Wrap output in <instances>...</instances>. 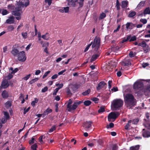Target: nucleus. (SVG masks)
<instances>
[{
	"mask_svg": "<svg viewBox=\"0 0 150 150\" xmlns=\"http://www.w3.org/2000/svg\"><path fill=\"white\" fill-rule=\"evenodd\" d=\"M125 103L127 107L134 106L136 104L134 96L130 93H127L124 96Z\"/></svg>",
	"mask_w": 150,
	"mask_h": 150,
	"instance_id": "f257e3e1",
	"label": "nucleus"
},
{
	"mask_svg": "<svg viewBox=\"0 0 150 150\" xmlns=\"http://www.w3.org/2000/svg\"><path fill=\"white\" fill-rule=\"evenodd\" d=\"M92 44V47L93 48L95 47L94 51H97L100 47V39L99 37H95L93 40V42H92L88 45L86 47L84 50V52H86L88 50L89 48Z\"/></svg>",
	"mask_w": 150,
	"mask_h": 150,
	"instance_id": "f03ea898",
	"label": "nucleus"
},
{
	"mask_svg": "<svg viewBox=\"0 0 150 150\" xmlns=\"http://www.w3.org/2000/svg\"><path fill=\"white\" fill-rule=\"evenodd\" d=\"M83 103L82 101L76 100L74 102L72 105V101L70 99L67 105V110L68 112H71L72 110H74L78 107V106Z\"/></svg>",
	"mask_w": 150,
	"mask_h": 150,
	"instance_id": "7ed1b4c3",
	"label": "nucleus"
},
{
	"mask_svg": "<svg viewBox=\"0 0 150 150\" xmlns=\"http://www.w3.org/2000/svg\"><path fill=\"white\" fill-rule=\"evenodd\" d=\"M123 104V101L122 100L117 99L113 100L111 105L114 110H119L122 106Z\"/></svg>",
	"mask_w": 150,
	"mask_h": 150,
	"instance_id": "20e7f679",
	"label": "nucleus"
},
{
	"mask_svg": "<svg viewBox=\"0 0 150 150\" xmlns=\"http://www.w3.org/2000/svg\"><path fill=\"white\" fill-rule=\"evenodd\" d=\"M120 113L119 112H112L110 113L108 116V119L109 122H111L112 121V119H114V120L112 121L114 122L115 119L119 115Z\"/></svg>",
	"mask_w": 150,
	"mask_h": 150,
	"instance_id": "39448f33",
	"label": "nucleus"
},
{
	"mask_svg": "<svg viewBox=\"0 0 150 150\" xmlns=\"http://www.w3.org/2000/svg\"><path fill=\"white\" fill-rule=\"evenodd\" d=\"M93 122L91 120L88 121H86L83 123L82 126L86 131H88L90 129L91 127Z\"/></svg>",
	"mask_w": 150,
	"mask_h": 150,
	"instance_id": "423d86ee",
	"label": "nucleus"
},
{
	"mask_svg": "<svg viewBox=\"0 0 150 150\" xmlns=\"http://www.w3.org/2000/svg\"><path fill=\"white\" fill-rule=\"evenodd\" d=\"M143 86V82L141 81H137L134 84L133 89L136 91L140 90Z\"/></svg>",
	"mask_w": 150,
	"mask_h": 150,
	"instance_id": "0eeeda50",
	"label": "nucleus"
},
{
	"mask_svg": "<svg viewBox=\"0 0 150 150\" xmlns=\"http://www.w3.org/2000/svg\"><path fill=\"white\" fill-rule=\"evenodd\" d=\"M26 57L25 55V53L24 51L20 52L18 55V59L19 61L21 62H24L26 60Z\"/></svg>",
	"mask_w": 150,
	"mask_h": 150,
	"instance_id": "6e6552de",
	"label": "nucleus"
},
{
	"mask_svg": "<svg viewBox=\"0 0 150 150\" xmlns=\"http://www.w3.org/2000/svg\"><path fill=\"white\" fill-rule=\"evenodd\" d=\"M9 85L10 84L8 80L6 79H3L0 86V89H6L8 88Z\"/></svg>",
	"mask_w": 150,
	"mask_h": 150,
	"instance_id": "1a4fd4ad",
	"label": "nucleus"
},
{
	"mask_svg": "<svg viewBox=\"0 0 150 150\" xmlns=\"http://www.w3.org/2000/svg\"><path fill=\"white\" fill-rule=\"evenodd\" d=\"M95 54L93 55L91 59L90 62H92L93 61H95L100 56V51H95Z\"/></svg>",
	"mask_w": 150,
	"mask_h": 150,
	"instance_id": "9d476101",
	"label": "nucleus"
},
{
	"mask_svg": "<svg viewBox=\"0 0 150 150\" xmlns=\"http://www.w3.org/2000/svg\"><path fill=\"white\" fill-rule=\"evenodd\" d=\"M22 13L21 9V7H16L14 11H13L12 14L15 16L20 15Z\"/></svg>",
	"mask_w": 150,
	"mask_h": 150,
	"instance_id": "9b49d317",
	"label": "nucleus"
},
{
	"mask_svg": "<svg viewBox=\"0 0 150 150\" xmlns=\"http://www.w3.org/2000/svg\"><path fill=\"white\" fill-rule=\"evenodd\" d=\"M121 65L123 66H128L130 65L131 63L128 57L125 58L121 63Z\"/></svg>",
	"mask_w": 150,
	"mask_h": 150,
	"instance_id": "f8f14e48",
	"label": "nucleus"
},
{
	"mask_svg": "<svg viewBox=\"0 0 150 150\" xmlns=\"http://www.w3.org/2000/svg\"><path fill=\"white\" fill-rule=\"evenodd\" d=\"M142 135L144 138H148L150 137V132L145 129H143L142 131Z\"/></svg>",
	"mask_w": 150,
	"mask_h": 150,
	"instance_id": "ddd939ff",
	"label": "nucleus"
},
{
	"mask_svg": "<svg viewBox=\"0 0 150 150\" xmlns=\"http://www.w3.org/2000/svg\"><path fill=\"white\" fill-rule=\"evenodd\" d=\"M11 52L14 56H16L19 53L18 49L16 47H15L14 46H13Z\"/></svg>",
	"mask_w": 150,
	"mask_h": 150,
	"instance_id": "4468645a",
	"label": "nucleus"
},
{
	"mask_svg": "<svg viewBox=\"0 0 150 150\" xmlns=\"http://www.w3.org/2000/svg\"><path fill=\"white\" fill-rule=\"evenodd\" d=\"M24 0H19V5H20V6L23 7L24 6H25V7H26L29 5L30 2L29 1H28L24 4Z\"/></svg>",
	"mask_w": 150,
	"mask_h": 150,
	"instance_id": "2eb2a0df",
	"label": "nucleus"
},
{
	"mask_svg": "<svg viewBox=\"0 0 150 150\" xmlns=\"http://www.w3.org/2000/svg\"><path fill=\"white\" fill-rule=\"evenodd\" d=\"M106 84L105 83V82L103 81H102L100 82L98 85V86L97 87V90H99L100 89L103 88L105 85Z\"/></svg>",
	"mask_w": 150,
	"mask_h": 150,
	"instance_id": "dca6fc26",
	"label": "nucleus"
},
{
	"mask_svg": "<svg viewBox=\"0 0 150 150\" xmlns=\"http://www.w3.org/2000/svg\"><path fill=\"white\" fill-rule=\"evenodd\" d=\"M69 8L68 6L62 7L59 10V11L62 13H68L69 12Z\"/></svg>",
	"mask_w": 150,
	"mask_h": 150,
	"instance_id": "f3484780",
	"label": "nucleus"
},
{
	"mask_svg": "<svg viewBox=\"0 0 150 150\" xmlns=\"http://www.w3.org/2000/svg\"><path fill=\"white\" fill-rule=\"evenodd\" d=\"M14 18L13 16L9 17L6 21V23L8 24H12L14 22Z\"/></svg>",
	"mask_w": 150,
	"mask_h": 150,
	"instance_id": "a211bd4d",
	"label": "nucleus"
},
{
	"mask_svg": "<svg viewBox=\"0 0 150 150\" xmlns=\"http://www.w3.org/2000/svg\"><path fill=\"white\" fill-rule=\"evenodd\" d=\"M1 96L3 98H6L9 96L8 92L6 90L3 91L1 93Z\"/></svg>",
	"mask_w": 150,
	"mask_h": 150,
	"instance_id": "6ab92c4d",
	"label": "nucleus"
},
{
	"mask_svg": "<svg viewBox=\"0 0 150 150\" xmlns=\"http://www.w3.org/2000/svg\"><path fill=\"white\" fill-rule=\"evenodd\" d=\"M128 4V2L127 0L122 1V7L123 8H126Z\"/></svg>",
	"mask_w": 150,
	"mask_h": 150,
	"instance_id": "aec40b11",
	"label": "nucleus"
},
{
	"mask_svg": "<svg viewBox=\"0 0 150 150\" xmlns=\"http://www.w3.org/2000/svg\"><path fill=\"white\" fill-rule=\"evenodd\" d=\"M145 3V1H141L137 6V8H141L142 7L144 6Z\"/></svg>",
	"mask_w": 150,
	"mask_h": 150,
	"instance_id": "412c9836",
	"label": "nucleus"
},
{
	"mask_svg": "<svg viewBox=\"0 0 150 150\" xmlns=\"http://www.w3.org/2000/svg\"><path fill=\"white\" fill-rule=\"evenodd\" d=\"M40 43L42 45L43 47H47L49 45L48 42L46 41L43 42L42 41H40Z\"/></svg>",
	"mask_w": 150,
	"mask_h": 150,
	"instance_id": "4be33fe9",
	"label": "nucleus"
},
{
	"mask_svg": "<svg viewBox=\"0 0 150 150\" xmlns=\"http://www.w3.org/2000/svg\"><path fill=\"white\" fill-rule=\"evenodd\" d=\"M42 38L45 40H48L50 38L49 33H46L45 35H42Z\"/></svg>",
	"mask_w": 150,
	"mask_h": 150,
	"instance_id": "5701e85b",
	"label": "nucleus"
},
{
	"mask_svg": "<svg viewBox=\"0 0 150 150\" xmlns=\"http://www.w3.org/2000/svg\"><path fill=\"white\" fill-rule=\"evenodd\" d=\"M39 100L37 98H35L34 100L31 103V105L34 107L35 106V103H37Z\"/></svg>",
	"mask_w": 150,
	"mask_h": 150,
	"instance_id": "b1692460",
	"label": "nucleus"
},
{
	"mask_svg": "<svg viewBox=\"0 0 150 150\" xmlns=\"http://www.w3.org/2000/svg\"><path fill=\"white\" fill-rule=\"evenodd\" d=\"M132 122V121L131 120H130L128 121V122L126 124V125L125 127V129H128L129 127L130 126L131 123Z\"/></svg>",
	"mask_w": 150,
	"mask_h": 150,
	"instance_id": "393cba45",
	"label": "nucleus"
},
{
	"mask_svg": "<svg viewBox=\"0 0 150 150\" xmlns=\"http://www.w3.org/2000/svg\"><path fill=\"white\" fill-rule=\"evenodd\" d=\"M144 15L150 14V8L149 7L146 8L144 11Z\"/></svg>",
	"mask_w": 150,
	"mask_h": 150,
	"instance_id": "a878e982",
	"label": "nucleus"
},
{
	"mask_svg": "<svg viewBox=\"0 0 150 150\" xmlns=\"http://www.w3.org/2000/svg\"><path fill=\"white\" fill-rule=\"evenodd\" d=\"M139 145H136L135 146H132L130 147L129 150H139Z\"/></svg>",
	"mask_w": 150,
	"mask_h": 150,
	"instance_id": "bb28decb",
	"label": "nucleus"
},
{
	"mask_svg": "<svg viewBox=\"0 0 150 150\" xmlns=\"http://www.w3.org/2000/svg\"><path fill=\"white\" fill-rule=\"evenodd\" d=\"M4 117L6 118V120H8L10 118V116L8 113L6 111L4 112Z\"/></svg>",
	"mask_w": 150,
	"mask_h": 150,
	"instance_id": "cd10ccee",
	"label": "nucleus"
},
{
	"mask_svg": "<svg viewBox=\"0 0 150 150\" xmlns=\"http://www.w3.org/2000/svg\"><path fill=\"white\" fill-rule=\"evenodd\" d=\"M105 111V108L104 106H101L98 110V113H101Z\"/></svg>",
	"mask_w": 150,
	"mask_h": 150,
	"instance_id": "c85d7f7f",
	"label": "nucleus"
},
{
	"mask_svg": "<svg viewBox=\"0 0 150 150\" xmlns=\"http://www.w3.org/2000/svg\"><path fill=\"white\" fill-rule=\"evenodd\" d=\"M115 7L117 9L118 11H119L120 10V4L119 3L118 0H116V5Z\"/></svg>",
	"mask_w": 150,
	"mask_h": 150,
	"instance_id": "c756f323",
	"label": "nucleus"
},
{
	"mask_svg": "<svg viewBox=\"0 0 150 150\" xmlns=\"http://www.w3.org/2000/svg\"><path fill=\"white\" fill-rule=\"evenodd\" d=\"M146 44L144 41H143L142 42L138 44V46H141L142 47H146Z\"/></svg>",
	"mask_w": 150,
	"mask_h": 150,
	"instance_id": "7c9ffc66",
	"label": "nucleus"
},
{
	"mask_svg": "<svg viewBox=\"0 0 150 150\" xmlns=\"http://www.w3.org/2000/svg\"><path fill=\"white\" fill-rule=\"evenodd\" d=\"M57 126L56 125H53L52 127L49 130V132L51 133L56 130Z\"/></svg>",
	"mask_w": 150,
	"mask_h": 150,
	"instance_id": "2f4dec72",
	"label": "nucleus"
},
{
	"mask_svg": "<svg viewBox=\"0 0 150 150\" xmlns=\"http://www.w3.org/2000/svg\"><path fill=\"white\" fill-rule=\"evenodd\" d=\"M130 38V35L127 36L126 38H124L121 41L122 43H123L125 42H127L129 40Z\"/></svg>",
	"mask_w": 150,
	"mask_h": 150,
	"instance_id": "473e14b6",
	"label": "nucleus"
},
{
	"mask_svg": "<svg viewBox=\"0 0 150 150\" xmlns=\"http://www.w3.org/2000/svg\"><path fill=\"white\" fill-rule=\"evenodd\" d=\"M5 105L6 108H9L11 106V103L10 101H8L5 103Z\"/></svg>",
	"mask_w": 150,
	"mask_h": 150,
	"instance_id": "72a5a7b5",
	"label": "nucleus"
},
{
	"mask_svg": "<svg viewBox=\"0 0 150 150\" xmlns=\"http://www.w3.org/2000/svg\"><path fill=\"white\" fill-rule=\"evenodd\" d=\"M38 78H36L34 79H33L32 80H31L29 82V83L30 84H32L33 83L37 81L38 80Z\"/></svg>",
	"mask_w": 150,
	"mask_h": 150,
	"instance_id": "f704fd0d",
	"label": "nucleus"
},
{
	"mask_svg": "<svg viewBox=\"0 0 150 150\" xmlns=\"http://www.w3.org/2000/svg\"><path fill=\"white\" fill-rule=\"evenodd\" d=\"M114 127V124L112 123H110L109 125H107L106 127L107 129H110Z\"/></svg>",
	"mask_w": 150,
	"mask_h": 150,
	"instance_id": "c9c22d12",
	"label": "nucleus"
},
{
	"mask_svg": "<svg viewBox=\"0 0 150 150\" xmlns=\"http://www.w3.org/2000/svg\"><path fill=\"white\" fill-rule=\"evenodd\" d=\"M83 103L86 106H88L91 104V102L90 100H87L84 101Z\"/></svg>",
	"mask_w": 150,
	"mask_h": 150,
	"instance_id": "e433bc0d",
	"label": "nucleus"
},
{
	"mask_svg": "<svg viewBox=\"0 0 150 150\" xmlns=\"http://www.w3.org/2000/svg\"><path fill=\"white\" fill-rule=\"evenodd\" d=\"M96 141L100 145H101L103 143V141L100 139H99L98 140L96 139H93V142H94V141Z\"/></svg>",
	"mask_w": 150,
	"mask_h": 150,
	"instance_id": "4c0bfd02",
	"label": "nucleus"
},
{
	"mask_svg": "<svg viewBox=\"0 0 150 150\" xmlns=\"http://www.w3.org/2000/svg\"><path fill=\"white\" fill-rule=\"evenodd\" d=\"M52 112V110L50 109V108H48L46 110H45L44 112L47 115L49 113H51Z\"/></svg>",
	"mask_w": 150,
	"mask_h": 150,
	"instance_id": "58836bf2",
	"label": "nucleus"
},
{
	"mask_svg": "<svg viewBox=\"0 0 150 150\" xmlns=\"http://www.w3.org/2000/svg\"><path fill=\"white\" fill-rule=\"evenodd\" d=\"M90 92V89H88L85 91L83 92L82 93V94L83 96H86Z\"/></svg>",
	"mask_w": 150,
	"mask_h": 150,
	"instance_id": "ea45409f",
	"label": "nucleus"
},
{
	"mask_svg": "<svg viewBox=\"0 0 150 150\" xmlns=\"http://www.w3.org/2000/svg\"><path fill=\"white\" fill-rule=\"evenodd\" d=\"M136 14V13L135 11H132L129 14L128 16L129 17H132L134 16Z\"/></svg>",
	"mask_w": 150,
	"mask_h": 150,
	"instance_id": "a19ab883",
	"label": "nucleus"
},
{
	"mask_svg": "<svg viewBox=\"0 0 150 150\" xmlns=\"http://www.w3.org/2000/svg\"><path fill=\"white\" fill-rule=\"evenodd\" d=\"M106 16V14L104 13H102L100 14L99 19H102L104 18Z\"/></svg>",
	"mask_w": 150,
	"mask_h": 150,
	"instance_id": "79ce46f5",
	"label": "nucleus"
},
{
	"mask_svg": "<svg viewBox=\"0 0 150 150\" xmlns=\"http://www.w3.org/2000/svg\"><path fill=\"white\" fill-rule=\"evenodd\" d=\"M1 11V14L3 16L6 15L8 13V11L6 9H3Z\"/></svg>",
	"mask_w": 150,
	"mask_h": 150,
	"instance_id": "37998d69",
	"label": "nucleus"
},
{
	"mask_svg": "<svg viewBox=\"0 0 150 150\" xmlns=\"http://www.w3.org/2000/svg\"><path fill=\"white\" fill-rule=\"evenodd\" d=\"M136 53L135 52H133L132 51H131L129 54V56L131 58L134 57L136 54Z\"/></svg>",
	"mask_w": 150,
	"mask_h": 150,
	"instance_id": "c03bdc74",
	"label": "nucleus"
},
{
	"mask_svg": "<svg viewBox=\"0 0 150 150\" xmlns=\"http://www.w3.org/2000/svg\"><path fill=\"white\" fill-rule=\"evenodd\" d=\"M38 147V146L36 144H34L31 146V149L33 150H37L36 149Z\"/></svg>",
	"mask_w": 150,
	"mask_h": 150,
	"instance_id": "a18cd8bd",
	"label": "nucleus"
},
{
	"mask_svg": "<svg viewBox=\"0 0 150 150\" xmlns=\"http://www.w3.org/2000/svg\"><path fill=\"white\" fill-rule=\"evenodd\" d=\"M137 38L135 36H134L132 37H131L130 36V39L129 40V42H132L135 41L136 40Z\"/></svg>",
	"mask_w": 150,
	"mask_h": 150,
	"instance_id": "49530a36",
	"label": "nucleus"
},
{
	"mask_svg": "<svg viewBox=\"0 0 150 150\" xmlns=\"http://www.w3.org/2000/svg\"><path fill=\"white\" fill-rule=\"evenodd\" d=\"M34 140H35V138L34 137H33L29 141V144L30 145L34 143Z\"/></svg>",
	"mask_w": 150,
	"mask_h": 150,
	"instance_id": "de8ad7c7",
	"label": "nucleus"
},
{
	"mask_svg": "<svg viewBox=\"0 0 150 150\" xmlns=\"http://www.w3.org/2000/svg\"><path fill=\"white\" fill-rule=\"evenodd\" d=\"M31 75V74H29L28 75H26L25 76L23 77V79L25 80L26 81L30 78Z\"/></svg>",
	"mask_w": 150,
	"mask_h": 150,
	"instance_id": "09e8293b",
	"label": "nucleus"
},
{
	"mask_svg": "<svg viewBox=\"0 0 150 150\" xmlns=\"http://www.w3.org/2000/svg\"><path fill=\"white\" fill-rule=\"evenodd\" d=\"M118 149V146L116 144H114L112 145V150H117Z\"/></svg>",
	"mask_w": 150,
	"mask_h": 150,
	"instance_id": "8fccbe9b",
	"label": "nucleus"
},
{
	"mask_svg": "<svg viewBox=\"0 0 150 150\" xmlns=\"http://www.w3.org/2000/svg\"><path fill=\"white\" fill-rule=\"evenodd\" d=\"M48 89V88L47 86H45L41 90V92L42 93H45L47 91Z\"/></svg>",
	"mask_w": 150,
	"mask_h": 150,
	"instance_id": "3c124183",
	"label": "nucleus"
},
{
	"mask_svg": "<svg viewBox=\"0 0 150 150\" xmlns=\"http://www.w3.org/2000/svg\"><path fill=\"white\" fill-rule=\"evenodd\" d=\"M52 0H45V2L47 3L49 6H50L52 3Z\"/></svg>",
	"mask_w": 150,
	"mask_h": 150,
	"instance_id": "603ef678",
	"label": "nucleus"
},
{
	"mask_svg": "<svg viewBox=\"0 0 150 150\" xmlns=\"http://www.w3.org/2000/svg\"><path fill=\"white\" fill-rule=\"evenodd\" d=\"M11 73H9L7 76L6 77L8 78V80H9L13 78V75Z\"/></svg>",
	"mask_w": 150,
	"mask_h": 150,
	"instance_id": "864d4df0",
	"label": "nucleus"
},
{
	"mask_svg": "<svg viewBox=\"0 0 150 150\" xmlns=\"http://www.w3.org/2000/svg\"><path fill=\"white\" fill-rule=\"evenodd\" d=\"M30 109V107H28L27 109L25 108L24 109V114H25Z\"/></svg>",
	"mask_w": 150,
	"mask_h": 150,
	"instance_id": "5fc2aeb1",
	"label": "nucleus"
},
{
	"mask_svg": "<svg viewBox=\"0 0 150 150\" xmlns=\"http://www.w3.org/2000/svg\"><path fill=\"white\" fill-rule=\"evenodd\" d=\"M50 71H48L45 72L42 76L43 78L44 79L47 76L48 74L50 73Z\"/></svg>",
	"mask_w": 150,
	"mask_h": 150,
	"instance_id": "6e6d98bb",
	"label": "nucleus"
},
{
	"mask_svg": "<svg viewBox=\"0 0 150 150\" xmlns=\"http://www.w3.org/2000/svg\"><path fill=\"white\" fill-rule=\"evenodd\" d=\"M22 35L24 38L25 39L27 38V34L26 33H22Z\"/></svg>",
	"mask_w": 150,
	"mask_h": 150,
	"instance_id": "4d7b16f0",
	"label": "nucleus"
},
{
	"mask_svg": "<svg viewBox=\"0 0 150 150\" xmlns=\"http://www.w3.org/2000/svg\"><path fill=\"white\" fill-rule=\"evenodd\" d=\"M59 88H56L54 91V92L53 93V95H56L57 94V93L59 89Z\"/></svg>",
	"mask_w": 150,
	"mask_h": 150,
	"instance_id": "13d9d810",
	"label": "nucleus"
},
{
	"mask_svg": "<svg viewBox=\"0 0 150 150\" xmlns=\"http://www.w3.org/2000/svg\"><path fill=\"white\" fill-rule=\"evenodd\" d=\"M140 21L143 24H146L147 23V20L145 19H141L140 20Z\"/></svg>",
	"mask_w": 150,
	"mask_h": 150,
	"instance_id": "bf43d9fd",
	"label": "nucleus"
},
{
	"mask_svg": "<svg viewBox=\"0 0 150 150\" xmlns=\"http://www.w3.org/2000/svg\"><path fill=\"white\" fill-rule=\"evenodd\" d=\"M78 4H79V8H81L82 7L83 5V2H79Z\"/></svg>",
	"mask_w": 150,
	"mask_h": 150,
	"instance_id": "052dcab7",
	"label": "nucleus"
},
{
	"mask_svg": "<svg viewBox=\"0 0 150 150\" xmlns=\"http://www.w3.org/2000/svg\"><path fill=\"white\" fill-rule=\"evenodd\" d=\"M67 93L68 95H71L72 93L71 92V91L69 88H68L67 89Z\"/></svg>",
	"mask_w": 150,
	"mask_h": 150,
	"instance_id": "680f3d73",
	"label": "nucleus"
},
{
	"mask_svg": "<svg viewBox=\"0 0 150 150\" xmlns=\"http://www.w3.org/2000/svg\"><path fill=\"white\" fill-rule=\"evenodd\" d=\"M98 98H96V97H95V98H93V99H92V100L94 102H95V103H98Z\"/></svg>",
	"mask_w": 150,
	"mask_h": 150,
	"instance_id": "e2e57ef3",
	"label": "nucleus"
},
{
	"mask_svg": "<svg viewBox=\"0 0 150 150\" xmlns=\"http://www.w3.org/2000/svg\"><path fill=\"white\" fill-rule=\"evenodd\" d=\"M18 70V69L17 68H16L13 70V71H12L11 72V74H14L15 73L17 72Z\"/></svg>",
	"mask_w": 150,
	"mask_h": 150,
	"instance_id": "0e129e2a",
	"label": "nucleus"
},
{
	"mask_svg": "<svg viewBox=\"0 0 150 150\" xmlns=\"http://www.w3.org/2000/svg\"><path fill=\"white\" fill-rule=\"evenodd\" d=\"M142 65L143 67L145 68L149 65V63H143Z\"/></svg>",
	"mask_w": 150,
	"mask_h": 150,
	"instance_id": "69168bd1",
	"label": "nucleus"
},
{
	"mask_svg": "<svg viewBox=\"0 0 150 150\" xmlns=\"http://www.w3.org/2000/svg\"><path fill=\"white\" fill-rule=\"evenodd\" d=\"M111 49L112 50L115 51L116 50L117 51V47H114V45H113L112 46H111Z\"/></svg>",
	"mask_w": 150,
	"mask_h": 150,
	"instance_id": "338daca9",
	"label": "nucleus"
},
{
	"mask_svg": "<svg viewBox=\"0 0 150 150\" xmlns=\"http://www.w3.org/2000/svg\"><path fill=\"white\" fill-rule=\"evenodd\" d=\"M7 120L5 118H2L1 120V123L3 124L5 123L6 122Z\"/></svg>",
	"mask_w": 150,
	"mask_h": 150,
	"instance_id": "774afa93",
	"label": "nucleus"
}]
</instances>
